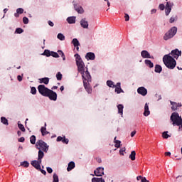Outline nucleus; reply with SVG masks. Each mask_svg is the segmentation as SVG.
I'll return each mask as SVG.
<instances>
[{
	"instance_id": "1",
	"label": "nucleus",
	"mask_w": 182,
	"mask_h": 182,
	"mask_svg": "<svg viewBox=\"0 0 182 182\" xmlns=\"http://www.w3.org/2000/svg\"><path fill=\"white\" fill-rule=\"evenodd\" d=\"M163 62L168 69H174L177 65L176 60L170 54H166L163 57Z\"/></svg>"
},
{
	"instance_id": "2",
	"label": "nucleus",
	"mask_w": 182,
	"mask_h": 182,
	"mask_svg": "<svg viewBox=\"0 0 182 182\" xmlns=\"http://www.w3.org/2000/svg\"><path fill=\"white\" fill-rule=\"evenodd\" d=\"M76 65L77 66V71L82 75V77L85 76V63L79 54L75 55Z\"/></svg>"
},
{
	"instance_id": "3",
	"label": "nucleus",
	"mask_w": 182,
	"mask_h": 182,
	"mask_svg": "<svg viewBox=\"0 0 182 182\" xmlns=\"http://www.w3.org/2000/svg\"><path fill=\"white\" fill-rule=\"evenodd\" d=\"M171 120L172 122L173 126H181L182 124V118L177 112H173L171 114Z\"/></svg>"
},
{
	"instance_id": "4",
	"label": "nucleus",
	"mask_w": 182,
	"mask_h": 182,
	"mask_svg": "<svg viewBox=\"0 0 182 182\" xmlns=\"http://www.w3.org/2000/svg\"><path fill=\"white\" fill-rule=\"evenodd\" d=\"M36 147L38 150H41L44 151V153H48L49 150V146H48V144H46L42 139L37 141L36 144Z\"/></svg>"
},
{
	"instance_id": "5",
	"label": "nucleus",
	"mask_w": 182,
	"mask_h": 182,
	"mask_svg": "<svg viewBox=\"0 0 182 182\" xmlns=\"http://www.w3.org/2000/svg\"><path fill=\"white\" fill-rule=\"evenodd\" d=\"M177 33V27H172L164 36V41L171 39Z\"/></svg>"
},
{
	"instance_id": "6",
	"label": "nucleus",
	"mask_w": 182,
	"mask_h": 182,
	"mask_svg": "<svg viewBox=\"0 0 182 182\" xmlns=\"http://www.w3.org/2000/svg\"><path fill=\"white\" fill-rule=\"evenodd\" d=\"M38 90L40 95H42V96H45L46 97V96H48V94L49 93V91L50 90H49V88L46 87L43 85H40L38 87Z\"/></svg>"
},
{
	"instance_id": "7",
	"label": "nucleus",
	"mask_w": 182,
	"mask_h": 182,
	"mask_svg": "<svg viewBox=\"0 0 182 182\" xmlns=\"http://www.w3.org/2000/svg\"><path fill=\"white\" fill-rule=\"evenodd\" d=\"M83 82H92V76H90V73L87 70L85 72L84 70V77L82 75Z\"/></svg>"
},
{
	"instance_id": "8",
	"label": "nucleus",
	"mask_w": 182,
	"mask_h": 182,
	"mask_svg": "<svg viewBox=\"0 0 182 182\" xmlns=\"http://www.w3.org/2000/svg\"><path fill=\"white\" fill-rule=\"evenodd\" d=\"M46 97H49L50 100L56 101L58 99V94H56V92H53V90H50L48 95Z\"/></svg>"
},
{
	"instance_id": "9",
	"label": "nucleus",
	"mask_w": 182,
	"mask_h": 182,
	"mask_svg": "<svg viewBox=\"0 0 182 182\" xmlns=\"http://www.w3.org/2000/svg\"><path fill=\"white\" fill-rule=\"evenodd\" d=\"M169 55L174 58L175 59H178L179 56H181V50H179L178 49L173 50Z\"/></svg>"
},
{
	"instance_id": "10",
	"label": "nucleus",
	"mask_w": 182,
	"mask_h": 182,
	"mask_svg": "<svg viewBox=\"0 0 182 182\" xmlns=\"http://www.w3.org/2000/svg\"><path fill=\"white\" fill-rule=\"evenodd\" d=\"M95 176L97 177H102L103 174H105V168L103 167H98L97 169L94 171Z\"/></svg>"
},
{
	"instance_id": "11",
	"label": "nucleus",
	"mask_w": 182,
	"mask_h": 182,
	"mask_svg": "<svg viewBox=\"0 0 182 182\" xmlns=\"http://www.w3.org/2000/svg\"><path fill=\"white\" fill-rule=\"evenodd\" d=\"M31 164L33 166V167H35L36 170H41V164H42V161H39V159H38V161L34 160L31 161Z\"/></svg>"
},
{
	"instance_id": "12",
	"label": "nucleus",
	"mask_w": 182,
	"mask_h": 182,
	"mask_svg": "<svg viewBox=\"0 0 182 182\" xmlns=\"http://www.w3.org/2000/svg\"><path fill=\"white\" fill-rule=\"evenodd\" d=\"M85 59H87V60H95V59H96V55L94 53L89 52L85 55Z\"/></svg>"
},
{
	"instance_id": "13",
	"label": "nucleus",
	"mask_w": 182,
	"mask_h": 182,
	"mask_svg": "<svg viewBox=\"0 0 182 182\" xmlns=\"http://www.w3.org/2000/svg\"><path fill=\"white\" fill-rule=\"evenodd\" d=\"M141 56L144 59H153V57L150 56V53H149V51L147 50H142L141 52Z\"/></svg>"
},
{
	"instance_id": "14",
	"label": "nucleus",
	"mask_w": 182,
	"mask_h": 182,
	"mask_svg": "<svg viewBox=\"0 0 182 182\" xmlns=\"http://www.w3.org/2000/svg\"><path fill=\"white\" fill-rule=\"evenodd\" d=\"M137 92L139 95H141V96H146L147 95V89L144 87H140L137 89Z\"/></svg>"
},
{
	"instance_id": "15",
	"label": "nucleus",
	"mask_w": 182,
	"mask_h": 182,
	"mask_svg": "<svg viewBox=\"0 0 182 182\" xmlns=\"http://www.w3.org/2000/svg\"><path fill=\"white\" fill-rule=\"evenodd\" d=\"M80 23L82 28H84V29H87V28H89V22L86 21V18L81 19Z\"/></svg>"
},
{
	"instance_id": "16",
	"label": "nucleus",
	"mask_w": 182,
	"mask_h": 182,
	"mask_svg": "<svg viewBox=\"0 0 182 182\" xmlns=\"http://www.w3.org/2000/svg\"><path fill=\"white\" fill-rule=\"evenodd\" d=\"M170 12H171V3L167 2L165 7V13L166 16H168V15H170Z\"/></svg>"
},
{
	"instance_id": "17",
	"label": "nucleus",
	"mask_w": 182,
	"mask_h": 182,
	"mask_svg": "<svg viewBox=\"0 0 182 182\" xmlns=\"http://www.w3.org/2000/svg\"><path fill=\"white\" fill-rule=\"evenodd\" d=\"M56 141H62V143H63L64 144H68L69 143V139H66V136H58Z\"/></svg>"
},
{
	"instance_id": "18",
	"label": "nucleus",
	"mask_w": 182,
	"mask_h": 182,
	"mask_svg": "<svg viewBox=\"0 0 182 182\" xmlns=\"http://www.w3.org/2000/svg\"><path fill=\"white\" fill-rule=\"evenodd\" d=\"M171 109L172 110H177L178 107H181L182 105L181 103H177L173 101H171Z\"/></svg>"
},
{
	"instance_id": "19",
	"label": "nucleus",
	"mask_w": 182,
	"mask_h": 182,
	"mask_svg": "<svg viewBox=\"0 0 182 182\" xmlns=\"http://www.w3.org/2000/svg\"><path fill=\"white\" fill-rule=\"evenodd\" d=\"M84 87L85 90L87 92V93L90 94L92 93V87H90V84L87 83V82L84 80Z\"/></svg>"
},
{
	"instance_id": "20",
	"label": "nucleus",
	"mask_w": 182,
	"mask_h": 182,
	"mask_svg": "<svg viewBox=\"0 0 182 182\" xmlns=\"http://www.w3.org/2000/svg\"><path fill=\"white\" fill-rule=\"evenodd\" d=\"M149 114H150V111L149 110V105L146 103L144 106V116L147 117Z\"/></svg>"
},
{
	"instance_id": "21",
	"label": "nucleus",
	"mask_w": 182,
	"mask_h": 182,
	"mask_svg": "<svg viewBox=\"0 0 182 182\" xmlns=\"http://www.w3.org/2000/svg\"><path fill=\"white\" fill-rule=\"evenodd\" d=\"M75 163L73 161H70L69 164H68V166L67 168V171H72V170H73V168H75Z\"/></svg>"
},
{
	"instance_id": "22",
	"label": "nucleus",
	"mask_w": 182,
	"mask_h": 182,
	"mask_svg": "<svg viewBox=\"0 0 182 182\" xmlns=\"http://www.w3.org/2000/svg\"><path fill=\"white\" fill-rule=\"evenodd\" d=\"M39 83H44V85H48L49 84V77L40 78Z\"/></svg>"
},
{
	"instance_id": "23",
	"label": "nucleus",
	"mask_w": 182,
	"mask_h": 182,
	"mask_svg": "<svg viewBox=\"0 0 182 182\" xmlns=\"http://www.w3.org/2000/svg\"><path fill=\"white\" fill-rule=\"evenodd\" d=\"M67 22H68V23H76V17L75 16H71V17H68L67 18Z\"/></svg>"
},
{
	"instance_id": "24",
	"label": "nucleus",
	"mask_w": 182,
	"mask_h": 182,
	"mask_svg": "<svg viewBox=\"0 0 182 182\" xmlns=\"http://www.w3.org/2000/svg\"><path fill=\"white\" fill-rule=\"evenodd\" d=\"M117 109H118V113H119V114L123 116V109H124V107L123 106V105L122 104L118 105Z\"/></svg>"
},
{
	"instance_id": "25",
	"label": "nucleus",
	"mask_w": 182,
	"mask_h": 182,
	"mask_svg": "<svg viewBox=\"0 0 182 182\" xmlns=\"http://www.w3.org/2000/svg\"><path fill=\"white\" fill-rule=\"evenodd\" d=\"M75 10L77 11L78 14H83V12H85V11L83 10V8H82V6H74Z\"/></svg>"
},
{
	"instance_id": "26",
	"label": "nucleus",
	"mask_w": 182,
	"mask_h": 182,
	"mask_svg": "<svg viewBox=\"0 0 182 182\" xmlns=\"http://www.w3.org/2000/svg\"><path fill=\"white\" fill-rule=\"evenodd\" d=\"M44 156H45V154L43 153V151L39 150L38 160H39L40 161H42V159H43Z\"/></svg>"
},
{
	"instance_id": "27",
	"label": "nucleus",
	"mask_w": 182,
	"mask_h": 182,
	"mask_svg": "<svg viewBox=\"0 0 182 182\" xmlns=\"http://www.w3.org/2000/svg\"><path fill=\"white\" fill-rule=\"evenodd\" d=\"M145 65H146V66L150 68L154 67V64H153V63L150 60H145Z\"/></svg>"
},
{
	"instance_id": "28",
	"label": "nucleus",
	"mask_w": 182,
	"mask_h": 182,
	"mask_svg": "<svg viewBox=\"0 0 182 182\" xmlns=\"http://www.w3.org/2000/svg\"><path fill=\"white\" fill-rule=\"evenodd\" d=\"M161 70H163V68H161V65H155V72H156V73H161Z\"/></svg>"
},
{
	"instance_id": "29",
	"label": "nucleus",
	"mask_w": 182,
	"mask_h": 182,
	"mask_svg": "<svg viewBox=\"0 0 182 182\" xmlns=\"http://www.w3.org/2000/svg\"><path fill=\"white\" fill-rule=\"evenodd\" d=\"M129 159L132 161H134L136 160V151H132L131 152V154L129 155Z\"/></svg>"
},
{
	"instance_id": "30",
	"label": "nucleus",
	"mask_w": 182,
	"mask_h": 182,
	"mask_svg": "<svg viewBox=\"0 0 182 182\" xmlns=\"http://www.w3.org/2000/svg\"><path fill=\"white\" fill-rule=\"evenodd\" d=\"M41 132L42 136H46V134H49V132L46 130V127H41Z\"/></svg>"
},
{
	"instance_id": "31",
	"label": "nucleus",
	"mask_w": 182,
	"mask_h": 182,
	"mask_svg": "<svg viewBox=\"0 0 182 182\" xmlns=\"http://www.w3.org/2000/svg\"><path fill=\"white\" fill-rule=\"evenodd\" d=\"M92 182H105L103 178H92Z\"/></svg>"
},
{
	"instance_id": "32",
	"label": "nucleus",
	"mask_w": 182,
	"mask_h": 182,
	"mask_svg": "<svg viewBox=\"0 0 182 182\" xmlns=\"http://www.w3.org/2000/svg\"><path fill=\"white\" fill-rule=\"evenodd\" d=\"M72 43L74 45L75 48H76V46H80V43H79V41L77 40V38H74L72 41Z\"/></svg>"
},
{
	"instance_id": "33",
	"label": "nucleus",
	"mask_w": 182,
	"mask_h": 182,
	"mask_svg": "<svg viewBox=\"0 0 182 182\" xmlns=\"http://www.w3.org/2000/svg\"><path fill=\"white\" fill-rule=\"evenodd\" d=\"M30 142L31 144H36V136L35 135H32L30 137Z\"/></svg>"
},
{
	"instance_id": "34",
	"label": "nucleus",
	"mask_w": 182,
	"mask_h": 182,
	"mask_svg": "<svg viewBox=\"0 0 182 182\" xmlns=\"http://www.w3.org/2000/svg\"><path fill=\"white\" fill-rule=\"evenodd\" d=\"M1 123H3V124H5V126H8V124H9L8 123V119L6 118H5V117H1Z\"/></svg>"
},
{
	"instance_id": "35",
	"label": "nucleus",
	"mask_w": 182,
	"mask_h": 182,
	"mask_svg": "<svg viewBox=\"0 0 182 182\" xmlns=\"http://www.w3.org/2000/svg\"><path fill=\"white\" fill-rule=\"evenodd\" d=\"M107 86H109V87H116V85H114L113 81L112 80L107 81Z\"/></svg>"
},
{
	"instance_id": "36",
	"label": "nucleus",
	"mask_w": 182,
	"mask_h": 182,
	"mask_svg": "<svg viewBox=\"0 0 182 182\" xmlns=\"http://www.w3.org/2000/svg\"><path fill=\"white\" fill-rule=\"evenodd\" d=\"M117 137H114V143H115V147H117V149H119V147H120V143H122L119 140H116Z\"/></svg>"
},
{
	"instance_id": "37",
	"label": "nucleus",
	"mask_w": 182,
	"mask_h": 182,
	"mask_svg": "<svg viewBox=\"0 0 182 182\" xmlns=\"http://www.w3.org/2000/svg\"><path fill=\"white\" fill-rule=\"evenodd\" d=\"M58 55H60V56L63 58V60H66V57L65 56V53H63V51L58 50Z\"/></svg>"
},
{
	"instance_id": "38",
	"label": "nucleus",
	"mask_w": 182,
	"mask_h": 182,
	"mask_svg": "<svg viewBox=\"0 0 182 182\" xmlns=\"http://www.w3.org/2000/svg\"><path fill=\"white\" fill-rule=\"evenodd\" d=\"M115 92L118 94L124 93V91L122 90V87H115Z\"/></svg>"
},
{
	"instance_id": "39",
	"label": "nucleus",
	"mask_w": 182,
	"mask_h": 182,
	"mask_svg": "<svg viewBox=\"0 0 182 182\" xmlns=\"http://www.w3.org/2000/svg\"><path fill=\"white\" fill-rule=\"evenodd\" d=\"M53 182H59V176H58V174L53 173Z\"/></svg>"
},
{
	"instance_id": "40",
	"label": "nucleus",
	"mask_w": 182,
	"mask_h": 182,
	"mask_svg": "<svg viewBox=\"0 0 182 182\" xmlns=\"http://www.w3.org/2000/svg\"><path fill=\"white\" fill-rule=\"evenodd\" d=\"M57 38L60 41H65V36L60 33L58 34Z\"/></svg>"
},
{
	"instance_id": "41",
	"label": "nucleus",
	"mask_w": 182,
	"mask_h": 182,
	"mask_svg": "<svg viewBox=\"0 0 182 182\" xmlns=\"http://www.w3.org/2000/svg\"><path fill=\"white\" fill-rule=\"evenodd\" d=\"M167 133H168V132H164L163 133H162V137L164 138V139H168V137H171V136L170 135H168Z\"/></svg>"
},
{
	"instance_id": "42",
	"label": "nucleus",
	"mask_w": 182,
	"mask_h": 182,
	"mask_svg": "<svg viewBox=\"0 0 182 182\" xmlns=\"http://www.w3.org/2000/svg\"><path fill=\"white\" fill-rule=\"evenodd\" d=\"M21 166H23V167H29V162L24 161L23 162L21 163Z\"/></svg>"
},
{
	"instance_id": "43",
	"label": "nucleus",
	"mask_w": 182,
	"mask_h": 182,
	"mask_svg": "<svg viewBox=\"0 0 182 182\" xmlns=\"http://www.w3.org/2000/svg\"><path fill=\"white\" fill-rule=\"evenodd\" d=\"M43 55H44L45 56L49 57L51 55V53L49 50H45Z\"/></svg>"
},
{
	"instance_id": "44",
	"label": "nucleus",
	"mask_w": 182,
	"mask_h": 182,
	"mask_svg": "<svg viewBox=\"0 0 182 182\" xmlns=\"http://www.w3.org/2000/svg\"><path fill=\"white\" fill-rule=\"evenodd\" d=\"M18 129H20V130H21V132H25V127H23V124H19V122H18Z\"/></svg>"
},
{
	"instance_id": "45",
	"label": "nucleus",
	"mask_w": 182,
	"mask_h": 182,
	"mask_svg": "<svg viewBox=\"0 0 182 182\" xmlns=\"http://www.w3.org/2000/svg\"><path fill=\"white\" fill-rule=\"evenodd\" d=\"M56 77H57V80H60L63 77L62 73H60V72H58L56 74Z\"/></svg>"
},
{
	"instance_id": "46",
	"label": "nucleus",
	"mask_w": 182,
	"mask_h": 182,
	"mask_svg": "<svg viewBox=\"0 0 182 182\" xmlns=\"http://www.w3.org/2000/svg\"><path fill=\"white\" fill-rule=\"evenodd\" d=\"M23 22L25 25H28L29 23V19L27 17H23Z\"/></svg>"
},
{
	"instance_id": "47",
	"label": "nucleus",
	"mask_w": 182,
	"mask_h": 182,
	"mask_svg": "<svg viewBox=\"0 0 182 182\" xmlns=\"http://www.w3.org/2000/svg\"><path fill=\"white\" fill-rule=\"evenodd\" d=\"M31 93L32 95H36V87H32L31 88Z\"/></svg>"
},
{
	"instance_id": "48",
	"label": "nucleus",
	"mask_w": 182,
	"mask_h": 182,
	"mask_svg": "<svg viewBox=\"0 0 182 182\" xmlns=\"http://www.w3.org/2000/svg\"><path fill=\"white\" fill-rule=\"evenodd\" d=\"M50 56H53V58H59V54L56 52L52 51Z\"/></svg>"
},
{
	"instance_id": "49",
	"label": "nucleus",
	"mask_w": 182,
	"mask_h": 182,
	"mask_svg": "<svg viewBox=\"0 0 182 182\" xmlns=\"http://www.w3.org/2000/svg\"><path fill=\"white\" fill-rule=\"evenodd\" d=\"M16 12L17 14H18L19 15H22V13L23 12V9L22 8H18L16 9Z\"/></svg>"
},
{
	"instance_id": "50",
	"label": "nucleus",
	"mask_w": 182,
	"mask_h": 182,
	"mask_svg": "<svg viewBox=\"0 0 182 182\" xmlns=\"http://www.w3.org/2000/svg\"><path fill=\"white\" fill-rule=\"evenodd\" d=\"M16 33H23V29H22L21 28H18L16 29Z\"/></svg>"
},
{
	"instance_id": "51",
	"label": "nucleus",
	"mask_w": 182,
	"mask_h": 182,
	"mask_svg": "<svg viewBox=\"0 0 182 182\" xmlns=\"http://www.w3.org/2000/svg\"><path fill=\"white\" fill-rule=\"evenodd\" d=\"M124 15H125L124 18H125L126 22L129 21L130 19V16H129V14H125Z\"/></svg>"
},
{
	"instance_id": "52",
	"label": "nucleus",
	"mask_w": 182,
	"mask_h": 182,
	"mask_svg": "<svg viewBox=\"0 0 182 182\" xmlns=\"http://www.w3.org/2000/svg\"><path fill=\"white\" fill-rule=\"evenodd\" d=\"M124 151H126V148H122L120 150H119V154H121L122 156H123V153H124Z\"/></svg>"
},
{
	"instance_id": "53",
	"label": "nucleus",
	"mask_w": 182,
	"mask_h": 182,
	"mask_svg": "<svg viewBox=\"0 0 182 182\" xmlns=\"http://www.w3.org/2000/svg\"><path fill=\"white\" fill-rule=\"evenodd\" d=\"M47 171L48 173H49V174H52V173L53 172V170L50 167H47Z\"/></svg>"
},
{
	"instance_id": "54",
	"label": "nucleus",
	"mask_w": 182,
	"mask_h": 182,
	"mask_svg": "<svg viewBox=\"0 0 182 182\" xmlns=\"http://www.w3.org/2000/svg\"><path fill=\"white\" fill-rule=\"evenodd\" d=\"M165 8H166V6H164V4H161L159 5V9H161V11H164Z\"/></svg>"
},
{
	"instance_id": "55",
	"label": "nucleus",
	"mask_w": 182,
	"mask_h": 182,
	"mask_svg": "<svg viewBox=\"0 0 182 182\" xmlns=\"http://www.w3.org/2000/svg\"><path fill=\"white\" fill-rule=\"evenodd\" d=\"M176 21V18L174 17H171L170 20H169V22L170 23H173V22Z\"/></svg>"
},
{
	"instance_id": "56",
	"label": "nucleus",
	"mask_w": 182,
	"mask_h": 182,
	"mask_svg": "<svg viewBox=\"0 0 182 182\" xmlns=\"http://www.w3.org/2000/svg\"><path fill=\"white\" fill-rule=\"evenodd\" d=\"M18 141L20 143H23V141H25V138L24 137H21L20 139H18Z\"/></svg>"
},
{
	"instance_id": "57",
	"label": "nucleus",
	"mask_w": 182,
	"mask_h": 182,
	"mask_svg": "<svg viewBox=\"0 0 182 182\" xmlns=\"http://www.w3.org/2000/svg\"><path fill=\"white\" fill-rule=\"evenodd\" d=\"M143 178H144V177H143V176H137L136 177V180L139 181V180H141H141H143Z\"/></svg>"
},
{
	"instance_id": "58",
	"label": "nucleus",
	"mask_w": 182,
	"mask_h": 182,
	"mask_svg": "<svg viewBox=\"0 0 182 182\" xmlns=\"http://www.w3.org/2000/svg\"><path fill=\"white\" fill-rule=\"evenodd\" d=\"M135 135H136V131H133L132 132H131V137H134Z\"/></svg>"
},
{
	"instance_id": "59",
	"label": "nucleus",
	"mask_w": 182,
	"mask_h": 182,
	"mask_svg": "<svg viewBox=\"0 0 182 182\" xmlns=\"http://www.w3.org/2000/svg\"><path fill=\"white\" fill-rule=\"evenodd\" d=\"M17 79H18V82H22V76L18 75Z\"/></svg>"
},
{
	"instance_id": "60",
	"label": "nucleus",
	"mask_w": 182,
	"mask_h": 182,
	"mask_svg": "<svg viewBox=\"0 0 182 182\" xmlns=\"http://www.w3.org/2000/svg\"><path fill=\"white\" fill-rule=\"evenodd\" d=\"M48 25L50 26H53L55 24L53 23V22H52L51 21H48Z\"/></svg>"
},
{
	"instance_id": "61",
	"label": "nucleus",
	"mask_w": 182,
	"mask_h": 182,
	"mask_svg": "<svg viewBox=\"0 0 182 182\" xmlns=\"http://www.w3.org/2000/svg\"><path fill=\"white\" fill-rule=\"evenodd\" d=\"M40 171H41L42 174L46 175V171L43 170V169H40Z\"/></svg>"
},
{
	"instance_id": "62",
	"label": "nucleus",
	"mask_w": 182,
	"mask_h": 182,
	"mask_svg": "<svg viewBox=\"0 0 182 182\" xmlns=\"http://www.w3.org/2000/svg\"><path fill=\"white\" fill-rule=\"evenodd\" d=\"M96 161H97V163H102V159L96 158Z\"/></svg>"
},
{
	"instance_id": "63",
	"label": "nucleus",
	"mask_w": 182,
	"mask_h": 182,
	"mask_svg": "<svg viewBox=\"0 0 182 182\" xmlns=\"http://www.w3.org/2000/svg\"><path fill=\"white\" fill-rule=\"evenodd\" d=\"M165 156H168V157H170L171 156V152H165Z\"/></svg>"
},
{
	"instance_id": "64",
	"label": "nucleus",
	"mask_w": 182,
	"mask_h": 182,
	"mask_svg": "<svg viewBox=\"0 0 182 182\" xmlns=\"http://www.w3.org/2000/svg\"><path fill=\"white\" fill-rule=\"evenodd\" d=\"M115 87H121V83L120 82H117V85H115Z\"/></svg>"
}]
</instances>
